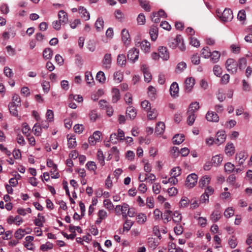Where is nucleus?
Wrapping results in <instances>:
<instances>
[{
	"label": "nucleus",
	"mask_w": 252,
	"mask_h": 252,
	"mask_svg": "<svg viewBox=\"0 0 252 252\" xmlns=\"http://www.w3.org/2000/svg\"><path fill=\"white\" fill-rule=\"evenodd\" d=\"M104 206L109 210H112L114 209V205L108 199L104 200Z\"/></svg>",
	"instance_id": "680f3d73"
},
{
	"label": "nucleus",
	"mask_w": 252,
	"mask_h": 252,
	"mask_svg": "<svg viewBox=\"0 0 252 252\" xmlns=\"http://www.w3.org/2000/svg\"><path fill=\"white\" fill-rule=\"evenodd\" d=\"M137 23L140 25H143L145 23V17L143 14H140L137 18Z\"/></svg>",
	"instance_id": "e2e57ef3"
},
{
	"label": "nucleus",
	"mask_w": 252,
	"mask_h": 252,
	"mask_svg": "<svg viewBox=\"0 0 252 252\" xmlns=\"http://www.w3.org/2000/svg\"><path fill=\"white\" fill-rule=\"evenodd\" d=\"M12 101L10 104L19 106H21V99L18 94H14L13 95Z\"/></svg>",
	"instance_id": "4c0bfd02"
},
{
	"label": "nucleus",
	"mask_w": 252,
	"mask_h": 252,
	"mask_svg": "<svg viewBox=\"0 0 252 252\" xmlns=\"http://www.w3.org/2000/svg\"><path fill=\"white\" fill-rule=\"evenodd\" d=\"M78 12L81 15V17L84 19L85 21L90 19V15L89 13L87 11L86 8L84 7H80L78 8Z\"/></svg>",
	"instance_id": "a211bd4d"
},
{
	"label": "nucleus",
	"mask_w": 252,
	"mask_h": 252,
	"mask_svg": "<svg viewBox=\"0 0 252 252\" xmlns=\"http://www.w3.org/2000/svg\"><path fill=\"white\" fill-rule=\"evenodd\" d=\"M68 140V147L69 148H73L76 146V141L75 137L73 135H71L69 137V135H67Z\"/></svg>",
	"instance_id": "bb28decb"
},
{
	"label": "nucleus",
	"mask_w": 252,
	"mask_h": 252,
	"mask_svg": "<svg viewBox=\"0 0 252 252\" xmlns=\"http://www.w3.org/2000/svg\"><path fill=\"white\" fill-rule=\"evenodd\" d=\"M53 56V52L51 48H45L43 52V57L44 59L48 60L52 58Z\"/></svg>",
	"instance_id": "c756f323"
},
{
	"label": "nucleus",
	"mask_w": 252,
	"mask_h": 252,
	"mask_svg": "<svg viewBox=\"0 0 252 252\" xmlns=\"http://www.w3.org/2000/svg\"><path fill=\"white\" fill-rule=\"evenodd\" d=\"M149 33L152 40L155 41L158 35V28L155 25L151 27Z\"/></svg>",
	"instance_id": "dca6fc26"
},
{
	"label": "nucleus",
	"mask_w": 252,
	"mask_h": 252,
	"mask_svg": "<svg viewBox=\"0 0 252 252\" xmlns=\"http://www.w3.org/2000/svg\"><path fill=\"white\" fill-rule=\"evenodd\" d=\"M58 18L60 23H62V25L65 24L68 21L67 14L63 10L59 11L58 13Z\"/></svg>",
	"instance_id": "ddd939ff"
},
{
	"label": "nucleus",
	"mask_w": 252,
	"mask_h": 252,
	"mask_svg": "<svg viewBox=\"0 0 252 252\" xmlns=\"http://www.w3.org/2000/svg\"><path fill=\"white\" fill-rule=\"evenodd\" d=\"M173 220L176 223H180L182 220V216L178 211H175L173 214Z\"/></svg>",
	"instance_id": "58836bf2"
},
{
	"label": "nucleus",
	"mask_w": 252,
	"mask_h": 252,
	"mask_svg": "<svg viewBox=\"0 0 252 252\" xmlns=\"http://www.w3.org/2000/svg\"><path fill=\"white\" fill-rule=\"evenodd\" d=\"M189 199L186 197H183L180 202V204L182 207H185L189 204Z\"/></svg>",
	"instance_id": "338daca9"
},
{
	"label": "nucleus",
	"mask_w": 252,
	"mask_h": 252,
	"mask_svg": "<svg viewBox=\"0 0 252 252\" xmlns=\"http://www.w3.org/2000/svg\"><path fill=\"white\" fill-rule=\"evenodd\" d=\"M217 12L219 14L221 13L220 18L222 21L224 22L229 21L233 19V15L232 11L230 9H225L222 13H221V12H219L218 10H217Z\"/></svg>",
	"instance_id": "7ed1b4c3"
},
{
	"label": "nucleus",
	"mask_w": 252,
	"mask_h": 252,
	"mask_svg": "<svg viewBox=\"0 0 252 252\" xmlns=\"http://www.w3.org/2000/svg\"><path fill=\"white\" fill-rule=\"evenodd\" d=\"M141 70L144 76V79L146 82H150L152 79V75L149 71L148 68L145 64L141 66Z\"/></svg>",
	"instance_id": "9b49d317"
},
{
	"label": "nucleus",
	"mask_w": 252,
	"mask_h": 252,
	"mask_svg": "<svg viewBox=\"0 0 252 252\" xmlns=\"http://www.w3.org/2000/svg\"><path fill=\"white\" fill-rule=\"evenodd\" d=\"M50 172L52 178L57 179L60 177L59 173L57 172V165H54V167L51 170Z\"/></svg>",
	"instance_id": "09e8293b"
},
{
	"label": "nucleus",
	"mask_w": 252,
	"mask_h": 252,
	"mask_svg": "<svg viewBox=\"0 0 252 252\" xmlns=\"http://www.w3.org/2000/svg\"><path fill=\"white\" fill-rule=\"evenodd\" d=\"M140 47L145 53H148L150 51V43L146 40H143L140 43Z\"/></svg>",
	"instance_id": "a878e982"
},
{
	"label": "nucleus",
	"mask_w": 252,
	"mask_h": 252,
	"mask_svg": "<svg viewBox=\"0 0 252 252\" xmlns=\"http://www.w3.org/2000/svg\"><path fill=\"white\" fill-rule=\"evenodd\" d=\"M187 67L186 63L184 62L179 63L176 67V72L180 73L182 72Z\"/></svg>",
	"instance_id": "ea45409f"
},
{
	"label": "nucleus",
	"mask_w": 252,
	"mask_h": 252,
	"mask_svg": "<svg viewBox=\"0 0 252 252\" xmlns=\"http://www.w3.org/2000/svg\"><path fill=\"white\" fill-rule=\"evenodd\" d=\"M181 173V170L179 167H175L173 168L171 171V175L172 176L177 177L180 175Z\"/></svg>",
	"instance_id": "5fc2aeb1"
},
{
	"label": "nucleus",
	"mask_w": 252,
	"mask_h": 252,
	"mask_svg": "<svg viewBox=\"0 0 252 252\" xmlns=\"http://www.w3.org/2000/svg\"><path fill=\"white\" fill-rule=\"evenodd\" d=\"M140 5L147 11H150V6L149 5V2L145 0H139Z\"/></svg>",
	"instance_id": "603ef678"
},
{
	"label": "nucleus",
	"mask_w": 252,
	"mask_h": 252,
	"mask_svg": "<svg viewBox=\"0 0 252 252\" xmlns=\"http://www.w3.org/2000/svg\"><path fill=\"white\" fill-rule=\"evenodd\" d=\"M217 138L215 140V144L217 145H220L221 143H223L226 139V135L224 133V132L219 131L216 134Z\"/></svg>",
	"instance_id": "9d476101"
},
{
	"label": "nucleus",
	"mask_w": 252,
	"mask_h": 252,
	"mask_svg": "<svg viewBox=\"0 0 252 252\" xmlns=\"http://www.w3.org/2000/svg\"><path fill=\"white\" fill-rule=\"evenodd\" d=\"M41 130L42 128L40 124L39 123H36L33 127V131L34 135L36 136L40 135L41 133Z\"/></svg>",
	"instance_id": "de8ad7c7"
},
{
	"label": "nucleus",
	"mask_w": 252,
	"mask_h": 252,
	"mask_svg": "<svg viewBox=\"0 0 252 252\" xmlns=\"http://www.w3.org/2000/svg\"><path fill=\"white\" fill-rule=\"evenodd\" d=\"M168 42L169 46L173 49L178 47L182 51H184L186 49L183 40L180 35H177L175 38L171 37L169 39Z\"/></svg>",
	"instance_id": "f257e3e1"
},
{
	"label": "nucleus",
	"mask_w": 252,
	"mask_h": 252,
	"mask_svg": "<svg viewBox=\"0 0 252 252\" xmlns=\"http://www.w3.org/2000/svg\"><path fill=\"white\" fill-rule=\"evenodd\" d=\"M97 158L99 162L102 166H103L105 164L104 162V157L103 152L101 150H99L97 152Z\"/></svg>",
	"instance_id": "79ce46f5"
},
{
	"label": "nucleus",
	"mask_w": 252,
	"mask_h": 252,
	"mask_svg": "<svg viewBox=\"0 0 252 252\" xmlns=\"http://www.w3.org/2000/svg\"><path fill=\"white\" fill-rule=\"evenodd\" d=\"M238 66L240 69L244 68L247 65V60L245 58H241L239 60Z\"/></svg>",
	"instance_id": "6e6d98bb"
},
{
	"label": "nucleus",
	"mask_w": 252,
	"mask_h": 252,
	"mask_svg": "<svg viewBox=\"0 0 252 252\" xmlns=\"http://www.w3.org/2000/svg\"><path fill=\"white\" fill-rule=\"evenodd\" d=\"M246 158L245 157L244 153L240 152L236 155V159L238 161L239 165H241L244 162Z\"/></svg>",
	"instance_id": "2f4dec72"
},
{
	"label": "nucleus",
	"mask_w": 252,
	"mask_h": 252,
	"mask_svg": "<svg viewBox=\"0 0 252 252\" xmlns=\"http://www.w3.org/2000/svg\"><path fill=\"white\" fill-rule=\"evenodd\" d=\"M213 72L217 76H220L222 73L221 68L218 65H215L213 68Z\"/></svg>",
	"instance_id": "0e129e2a"
},
{
	"label": "nucleus",
	"mask_w": 252,
	"mask_h": 252,
	"mask_svg": "<svg viewBox=\"0 0 252 252\" xmlns=\"http://www.w3.org/2000/svg\"><path fill=\"white\" fill-rule=\"evenodd\" d=\"M46 117L49 122H52L54 119V113L51 110H48L46 112Z\"/></svg>",
	"instance_id": "774afa93"
},
{
	"label": "nucleus",
	"mask_w": 252,
	"mask_h": 252,
	"mask_svg": "<svg viewBox=\"0 0 252 252\" xmlns=\"http://www.w3.org/2000/svg\"><path fill=\"white\" fill-rule=\"evenodd\" d=\"M184 140V135L182 134H177L173 137L172 139L173 143L174 144H180Z\"/></svg>",
	"instance_id": "4be33fe9"
},
{
	"label": "nucleus",
	"mask_w": 252,
	"mask_h": 252,
	"mask_svg": "<svg viewBox=\"0 0 252 252\" xmlns=\"http://www.w3.org/2000/svg\"><path fill=\"white\" fill-rule=\"evenodd\" d=\"M165 126L163 122H158L156 126L155 132L158 134H161L164 131Z\"/></svg>",
	"instance_id": "b1692460"
},
{
	"label": "nucleus",
	"mask_w": 252,
	"mask_h": 252,
	"mask_svg": "<svg viewBox=\"0 0 252 252\" xmlns=\"http://www.w3.org/2000/svg\"><path fill=\"white\" fill-rule=\"evenodd\" d=\"M53 245L50 242H47L45 244L40 246V249L42 251H47L53 248Z\"/></svg>",
	"instance_id": "4d7b16f0"
},
{
	"label": "nucleus",
	"mask_w": 252,
	"mask_h": 252,
	"mask_svg": "<svg viewBox=\"0 0 252 252\" xmlns=\"http://www.w3.org/2000/svg\"><path fill=\"white\" fill-rule=\"evenodd\" d=\"M141 107L145 110L148 111L151 109L150 103L147 100H144L141 102Z\"/></svg>",
	"instance_id": "69168bd1"
},
{
	"label": "nucleus",
	"mask_w": 252,
	"mask_h": 252,
	"mask_svg": "<svg viewBox=\"0 0 252 252\" xmlns=\"http://www.w3.org/2000/svg\"><path fill=\"white\" fill-rule=\"evenodd\" d=\"M158 112L156 109H150L147 112V117L150 120H154L157 118Z\"/></svg>",
	"instance_id": "72a5a7b5"
},
{
	"label": "nucleus",
	"mask_w": 252,
	"mask_h": 252,
	"mask_svg": "<svg viewBox=\"0 0 252 252\" xmlns=\"http://www.w3.org/2000/svg\"><path fill=\"white\" fill-rule=\"evenodd\" d=\"M185 90L187 93H189L192 90L194 84L195 80L192 77L188 78L185 81Z\"/></svg>",
	"instance_id": "6e6552de"
},
{
	"label": "nucleus",
	"mask_w": 252,
	"mask_h": 252,
	"mask_svg": "<svg viewBox=\"0 0 252 252\" xmlns=\"http://www.w3.org/2000/svg\"><path fill=\"white\" fill-rule=\"evenodd\" d=\"M238 64L233 59H228L226 62V67L228 71L234 74L237 72Z\"/></svg>",
	"instance_id": "f03ea898"
},
{
	"label": "nucleus",
	"mask_w": 252,
	"mask_h": 252,
	"mask_svg": "<svg viewBox=\"0 0 252 252\" xmlns=\"http://www.w3.org/2000/svg\"><path fill=\"white\" fill-rule=\"evenodd\" d=\"M126 58L124 54H120L117 58V63L121 66L125 65L126 64Z\"/></svg>",
	"instance_id": "c9c22d12"
},
{
	"label": "nucleus",
	"mask_w": 252,
	"mask_h": 252,
	"mask_svg": "<svg viewBox=\"0 0 252 252\" xmlns=\"http://www.w3.org/2000/svg\"><path fill=\"white\" fill-rule=\"evenodd\" d=\"M112 101L113 103H116L120 99L119 90L117 88H113L112 89Z\"/></svg>",
	"instance_id": "412c9836"
},
{
	"label": "nucleus",
	"mask_w": 252,
	"mask_h": 252,
	"mask_svg": "<svg viewBox=\"0 0 252 252\" xmlns=\"http://www.w3.org/2000/svg\"><path fill=\"white\" fill-rule=\"evenodd\" d=\"M211 55L210 57H211V59L213 63L217 62L220 56V54L217 51L211 53Z\"/></svg>",
	"instance_id": "e433bc0d"
},
{
	"label": "nucleus",
	"mask_w": 252,
	"mask_h": 252,
	"mask_svg": "<svg viewBox=\"0 0 252 252\" xmlns=\"http://www.w3.org/2000/svg\"><path fill=\"white\" fill-rule=\"evenodd\" d=\"M123 73L121 71H116L114 73V80L117 81V83L122 82L123 79Z\"/></svg>",
	"instance_id": "f704fd0d"
},
{
	"label": "nucleus",
	"mask_w": 252,
	"mask_h": 252,
	"mask_svg": "<svg viewBox=\"0 0 252 252\" xmlns=\"http://www.w3.org/2000/svg\"><path fill=\"white\" fill-rule=\"evenodd\" d=\"M96 79L99 82L103 83L105 80V77L103 72L99 71L96 76Z\"/></svg>",
	"instance_id": "13d9d810"
},
{
	"label": "nucleus",
	"mask_w": 252,
	"mask_h": 252,
	"mask_svg": "<svg viewBox=\"0 0 252 252\" xmlns=\"http://www.w3.org/2000/svg\"><path fill=\"white\" fill-rule=\"evenodd\" d=\"M191 61L192 63L195 65H198L200 62V58L197 53L193 54L191 57Z\"/></svg>",
	"instance_id": "c03bdc74"
},
{
	"label": "nucleus",
	"mask_w": 252,
	"mask_h": 252,
	"mask_svg": "<svg viewBox=\"0 0 252 252\" xmlns=\"http://www.w3.org/2000/svg\"><path fill=\"white\" fill-rule=\"evenodd\" d=\"M122 39L125 45L127 46L130 42V37L128 31L124 29L122 31Z\"/></svg>",
	"instance_id": "0eeeda50"
},
{
	"label": "nucleus",
	"mask_w": 252,
	"mask_h": 252,
	"mask_svg": "<svg viewBox=\"0 0 252 252\" xmlns=\"http://www.w3.org/2000/svg\"><path fill=\"white\" fill-rule=\"evenodd\" d=\"M222 157L220 155H216L212 158V164L214 166H218L220 164L222 161Z\"/></svg>",
	"instance_id": "c85d7f7f"
},
{
	"label": "nucleus",
	"mask_w": 252,
	"mask_h": 252,
	"mask_svg": "<svg viewBox=\"0 0 252 252\" xmlns=\"http://www.w3.org/2000/svg\"><path fill=\"white\" fill-rule=\"evenodd\" d=\"M211 50L207 46L204 47L201 51V54L204 58H208L210 57Z\"/></svg>",
	"instance_id": "a18cd8bd"
},
{
	"label": "nucleus",
	"mask_w": 252,
	"mask_h": 252,
	"mask_svg": "<svg viewBox=\"0 0 252 252\" xmlns=\"http://www.w3.org/2000/svg\"><path fill=\"white\" fill-rule=\"evenodd\" d=\"M137 221L140 224L144 223L147 220V217L144 214H139L137 216Z\"/></svg>",
	"instance_id": "8fccbe9b"
},
{
	"label": "nucleus",
	"mask_w": 252,
	"mask_h": 252,
	"mask_svg": "<svg viewBox=\"0 0 252 252\" xmlns=\"http://www.w3.org/2000/svg\"><path fill=\"white\" fill-rule=\"evenodd\" d=\"M170 93L172 96L176 97L178 96L179 87L176 82H173L170 88Z\"/></svg>",
	"instance_id": "f8f14e48"
},
{
	"label": "nucleus",
	"mask_w": 252,
	"mask_h": 252,
	"mask_svg": "<svg viewBox=\"0 0 252 252\" xmlns=\"http://www.w3.org/2000/svg\"><path fill=\"white\" fill-rule=\"evenodd\" d=\"M225 151L227 155L232 156L234 154L235 149L232 143H228L225 147Z\"/></svg>",
	"instance_id": "393cba45"
},
{
	"label": "nucleus",
	"mask_w": 252,
	"mask_h": 252,
	"mask_svg": "<svg viewBox=\"0 0 252 252\" xmlns=\"http://www.w3.org/2000/svg\"><path fill=\"white\" fill-rule=\"evenodd\" d=\"M44 221V217L41 216L40 214H38V219H36L34 220V224L37 226L42 227L43 226V222Z\"/></svg>",
	"instance_id": "473e14b6"
},
{
	"label": "nucleus",
	"mask_w": 252,
	"mask_h": 252,
	"mask_svg": "<svg viewBox=\"0 0 252 252\" xmlns=\"http://www.w3.org/2000/svg\"><path fill=\"white\" fill-rule=\"evenodd\" d=\"M25 230L22 229H18L16 232L15 233V237L18 239L20 240L23 238V237L25 235Z\"/></svg>",
	"instance_id": "3c124183"
},
{
	"label": "nucleus",
	"mask_w": 252,
	"mask_h": 252,
	"mask_svg": "<svg viewBox=\"0 0 252 252\" xmlns=\"http://www.w3.org/2000/svg\"><path fill=\"white\" fill-rule=\"evenodd\" d=\"M102 133L99 131H96L94 132L92 136L89 138V143L92 145H94L96 142H99Z\"/></svg>",
	"instance_id": "423d86ee"
},
{
	"label": "nucleus",
	"mask_w": 252,
	"mask_h": 252,
	"mask_svg": "<svg viewBox=\"0 0 252 252\" xmlns=\"http://www.w3.org/2000/svg\"><path fill=\"white\" fill-rule=\"evenodd\" d=\"M18 106L13 105L9 104L8 107L9 110L11 114H12L13 116H18V111L17 110V107Z\"/></svg>",
	"instance_id": "864d4df0"
},
{
	"label": "nucleus",
	"mask_w": 252,
	"mask_h": 252,
	"mask_svg": "<svg viewBox=\"0 0 252 252\" xmlns=\"http://www.w3.org/2000/svg\"><path fill=\"white\" fill-rule=\"evenodd\" d=\"M98 218L96 220V223H100L103 220H104L107 216V212L104 210H100L98 212Z\"/></svg>",
	"instance_id": "5701e85b"
},
{
	"label": "nucleus",
	"mask_w": 252,
	"mask_h": 252,
	"mask_svg": "<svg viewBox=\"0 0 252 252\" xmlns=\"http://www.w3.org/2000/svg\"><path fill=\"white\" fill-rule=\"evenodd\" d=\"M136 116V109L131 106L127 107L126 110V117L129 118L130 120H132L134 119Z\"/></svg>",
	"instance_id": "6ab92c4d"
},
{
	"label": "nucleus",
	"mask_w": 252,
	"mask_h": 252,
	"mask_svg": "<svg viewBox=\"0 0 252 252\" xmlns=\"http://www.w3.org/2000/svg\"><path fill=\"white\" fill-rule=\"evenodd\" d=\"M224 170L226 172L229 174L234 170V165L230 162H227L224 165Z\"/></svg>",
	"instance_id": "49530a36"
},
{
	"label": "nucleus",
	"mask_w": 252,
	"mask_h": 252,
	"mask_svg": "<svg viewBox=\"0 0 252 252\" xmlns=\"http://www.w3.org/2000/svg\"><path fill=\"white\" fill-rule=\"evenodd\" d=\"M197 175L195 174H191L187 177L185 185L188 188H192L195 185V184L197 183Z\"/></svg>",
	"instance_id": "20e7f679"
},
{
	"label": "nucleus",
	"mask_w": 252,
	"mask_h": 252,
	"mask_svg": "<svg viewBox=\"0 0 252 252\" xmlns=\"http://www.w3.org/2000/svg\"><path fill=\"white\" fill-rule=\"evenodd\" d=\"M103 64L106 68H109L112 62V57L111 54H106L102 61Z\"/></svg>",
	"instance_id": "f3484780"
},
{
	"label": "nucleus",
	"mask_w": 252,
	"mask_h": 252,
	"mask_svg": "<svg viewBox=\"0 0 252 252\" xmlns=\"http://www.w3.org/2000/svg\"><path fill=\"white\" fill-rule=\"evenodd\" d=\"M172 212L171 211L167 210L164 212L163 217L162 218L163 220V222L166 223L171 220V215Z\"/></svg>",
	"instance_id": "a19ab883"
},
{
	"label": "nucleus",
	"mask_w": 252,
	"mask_h": 252,
	"mask_svg": "<svg viewBox=\"0 0 252 252\" xmlns=\"http://www.w3.org/2000/svg\"><path fill=\"white\" fill-rule=\"evenodd\" d=\"M228 244L231 248H235L237 245L236 238L232 236L229 238L228 240Z\"/></svg>",
	"instance_id": "bf43d9fd"
},
{
	"label": "nucleus",
	"mask_w": 252,
	"mask_h": 252,
	"mask_svg": "<svg viewBox=\"0 0 252 252\" xmlns=\"http://www.w3.org/2000/svg\"><path fill=\"white\" fill-rule=\"evenodd\" d=\"M207 121L212 122H218L219 120V117L218 114L213 111H208L206 115Z\"/></svg>",
	"instance_id": "1a4fd4ad"
},
{
	"label": "nucleus",
	"mask_w": 252,
	"mask_h": 252,
	"mask_svg": "<svg viewBox=\"0 0 252 252\" xmlns=\"http://www.w3.org/2000/svg\"><path fill=\"white\" fill-rule=\"evenodd\" d=\"M210 178L208 176H204L201 178L199 181V187L203 188L205 187L209 184Z\"/></svg>",
	"instance_id": "aec40b11"
},
{
	"label": "nucleus",
	"mask_w": 252,
	"mask_h": 252,
	"mask_svg": "<svg viewBox=\"0 0 252 252\" xmlns=\"http://www.w3.org/2000/svg\"><path fill=\"white\" fill-rule=\"evenodd\" d=\"M127 57L132 63L135 62L139 57V50L135 47L131 48L128 51Z\"/></svg>",
	"instance_id": "39448f33"
},
{
	"label": "nucleus",
	"mask_w": 252,
	"mask_h": 252,
	"mask_svg": "<svg viewBox=\"0 0 252 252\" xmlns=\"http://www.w3.org/2000/svg\"><path fill=\"white\" fill-rule=\"evenodd\" d=\"M148 95L149 97L152 99H155L156 95V90L152 86H150L148 88Z\"/></svg>",
	"instance_id": "37998d69"
},
{
	"label": "nucleus",
	"mask_w": 252,
	"mask_h": 252,
	"mask_svg": "<svg viewBox=\"0 0 252 252\" xmlns=\"http://www.w3.org/2000/svg\"><path fill=\"white\" fill-rule=\"evenodd\" d=\"M199 108V104L198 102H192L190 104L187 114H195V113Z\"/></svg>",
	"instance_id": "2eb2a0df"
},
{
	"label": "nucleus",
	"mask_w": 252,
	"mask_h": 252,
	"mask_svg": "<svg viewBox=\"0 0 252 252\" xmlns=\"http://www.w3.org/2000/svg\"><path fill=\"white\" fill-rule=\"evenodd\" d=\"M104 21L101 17L98 18L95 23V27L98 32L101 31L103 28Z\"/></svg>",
	"instance_id": "cd10ccee"
},
{
	"label": "nucleus",
	"mask_w": 252,
	"mask_h": 252,
	"mask_svg": "<svg viewBox=\"0 0 252 252\" xmlns=\"http://www.w3.org/2000/svg\"><path fill=\"white\" fill-rule=\"evenodd\" d=\"M220 213L219 211H215L211 214L210 219L213 222H215L220 219Z\"/></svg>",
	"instance_id": "7c9ffc66"
},
{
	"label": "nucleus",
	"mask_w": 252,
	"mask_h": 252,
	"mask_svg": "<svg viewBox=\"0 0 252 252\" xmlns=\"http://www.w3.org/2000/svg\"><path fill=\"white\" fill-rule=\"evenodd\" d=\"M188 116V119H187V123L188 124L189 126H192L195 120L196 116L195 114H187Z\"/></svg>",
	"instance_id": "052dcab7"
},
{
	"label": "nucleus",
	"mask_w": 252,
	"mask_h": 252,
	"mask_svg": "<svg viewBox=\"0 0 252 252\" xmlns=\"http://www.w3.org/2000/svg\"><path fill=\"white\" fill-rule=\"evenodd\" d=\"M158 53L160 58H162L163 60H167L169 57V53L166 47H160L158 49Z\"/></svg>",
	"instance_id": "4468645a"
}]
</instances>
